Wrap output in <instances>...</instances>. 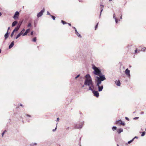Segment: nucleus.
I'll use <instances>...</instances> for the list:
<instances>
[{
	"label": "nucleus",
	"instance_id": "1",
	"mask_svg": "<svg viewBox=\"0 0 146 146\" xmlns=\"http://www.w3.org/2000/svg\"><path fill=\"white\" fill-rule=\"evenodd\" d=\"M83 79H85L84 83L86 86H89L93 82L91 77L89 74H87L85 76L83 77Z\"/></svg>",
	"mask_w": 146,
	"mask_h": 146
},
{
	"label": "nucleus",
	"instance_id": "2",
	"mask_svg": "<svg viewBox=\"0 0 146 146\" xmlns=\"http://www.w3.org/2000/svg\"><path fill=\"white\" fill-rule=\"evenodd\" d=\"M119 64H120V72L121 74L123 76V77H125V75L123 74V73L124 72L126 75L128 76V68L126 69L125 71H123V72H122L121 70V68L122 67V68L123 69H124L125 67L122 65L121 64V63L120 62L119 63Z\"/></svg>",
	"mask_w": 146,
	"mask_h": 146
},
{
	"label": "nucleus",
	"instance_id": "3",
	"mask_svg": "<svg viewBox=\"0 0 146 146\" xmlns=\"http://www.w3.org/2000/svg\"><path fill=\"white\" fill-rule=\"evenodd\" d=\"M114 124L119 126H124L125 125V122L123 121L121 119L116 120Z\"/></svg>",
	"mask_w": 146,
	"mask_h": 146
},
{
	"label": "nucleus",
	"instance_id": "4",
	"mask_svg": "<svg viewBox=\"0 0 146 146\" xmlns=\"http://www.w3.org/2000/svg\"><path fill=\"white\" fill-rule=\"evenodd\" d=\"M93 73L94 74L97 75H101L102 73L101 69L99 67L97 68V69L94 70Z\"/></svg>",
	"mask_w": 146,
	"mask_h": 146
},
{
	"label": "nucleus",
	"instance_id": "5",
	"mask_svg": "<svg viewBox=\"0 0 146 146\" xmlns=\"http://www.w3.org/2000/svg\"><path fill=\"white\" fill-rule=\"evenodd\" d=\"M99 76H96V78H97L98 79H99L102 81L106 79V78L105 77V75L103 74L102 73V74L99 75Z\"/></svg>",
	"mask_w": 146,
	"mask_h": 146
},
{
	"label": "nucleus",
	"instance_id": "6",
	"mask_svg": "<svg viewBox=\"0 0 146 146\" xmlns=\"http://www.w3.org/2000/svg\"><path fill=\"white\" fill-rule=\"evenodd\" d=\"M89 90H90L92 91L94 96L96 97L97 98L99 97V95L98 91H95L90 88Z\"/></svg>",
	"mask_w": 146,
	"mask_h": 146
},
{
	"label": "nucleus",
	"instance_id": "7",
	"mask_svg": "<svg viewBox=\"0 0 146 146\" xmlns=\"http://www.w3.org/2000/svg\"><path fill=\"white\" fill-rule=\"evenodd\" d=\"M79 126H78V124H76L74 127V129H81L83 127L84 124V121L82 122L81 123L79 124Z\"/></svg>",
	"mask_w": 146,
	"mask_h": 146
},
{
	"label": "nucleus",
	"instance_id": "8",
	"mask_svg": "<svg viewBox=\"0 0 146 146\" xmlns=\"http://www.w3.org/2000/svg\"><path fill=\"white\" fill-rule=\"evenodd\" d=\"M45 11V8L44 7L39 13H37V18H39L41 17L43 15V13Z\"/></svg>",
	"mask_w": 146,
	"mask_h": 146
},
{
	"label": "nucleus",
	"instance_id": "9",
	"mask_svg": "<svg viewBox=\"0 0 146 146\" xmlns=\"http://www.w3.org/2000/svg\"><path fill=\"white\" fill-rule=\"evenodd\" d=\"M19 15V11H16L15 13L14 14V15L13 16V17L15 19H16L18 18V17Z\"/></svg>",
	"mask_w": 146,
	"mask_h": 146
},
{
	"label": "nucleus",
	"instance_id": "10",
	"mask_svg": "<svg viewBox=\"0 0 146 146\" xmlns=\"http://www.w3.org/2000/svg\"><path fill=\"white\" fill-rule=\"evenodd\" d=\"M121 139L119 137H115V140L117 143H120V140H121Z\"/></svg>",
	"mask_w": 146,
	"mask_h": 146
},
{
	"label": "nucleus",
	"instance_id": "11",
	"mask_svg": "<svg viewBox=\"0 0 146 146\" xmlns=\"http://www.w3.org/2000/svg\"><path fill=\"white\" fill-rule=\"evenodd\" d=\"M97 87L98 89V91L99 92H100L102 91L104 88L103 86L102 85H101L100 86Z\"/></svg>",
	"mask_w": 146,
	"mask_h": 146
},
{
	"label": "nucleus",
	"instance_id": "12",
	"mask_svg": "<svg viewBox=\"0 0 146 146\" xmlns=\"http://www.w3.org/2000/svg\"><path fill=\"white\" fill-rule=\"evenodd\" d=\"M20 27V25H17L14 29L13 31L14 32H18Z\"/></svg>",
	"mask_w": 146,
	"mask_h": 146
},
{
	"label": "nucleus",
	"instance_id": "13",
	"mask_svg": "<svg viewBox=\"0 0 146 146\" xmlns=\"http://www.w3.org/2000/svg\"><path fill=\"white\" fill-rule=\"evenodd\" d=\"M31 30V29L28 28L25 31V32L23 33V36H25L27 35V33H29L30 32V31Z\"/></svg>",
	"mask_w": 146,
	"mask_h": 146
},
{
	"label": "nucleus",
	"instance_id": "14",
	"mask_svg": "<svg viewBox=\"0 0 146 146\" xmlns=\"http://www.w3.org/2000/svg\"><path fill=\"white\" fill-rule=\"evenodd\" d=\"M80 77V79H82V78L83 79V77L82 76H80V74H79L78 75H76V76L75 77L74 79L75 80H76L78 78Z\"/></svg>",
	"mask_w": 146,
	"mask_h": 146
},
{
	"label": "nucleus",
	"instance_id": "15",
	"mask_svg": "<svg viewBox=\"0 0 146 146\" xmlns=\"http://www.w3.org/2000/svg\"><path fill=\"white\" fill-rule=\"evenodd\" d=\"M94 83L93 82H92V83H91V84H90V85L89 86V88L88 89V90H89V89L90 88L92 90H94V89H93V88H94Z\"/></svg>",
	"mask_w": 146,
	"mask_h": 146
},
{
	"label": "nucleus",
	"instance_id": "16",
	"mask_svg": "<svg viewBox=\"0 0 146 146\" xmlns=\"http://www.w3.org/2000/svg\"><path fill=\"white\" fill-rule=\"evenodd\" d=\"M119 144H121L122 145H123L125 144L126 145H128V142H125V141L121 139V140H120V143Z\"/></svg>",
	"mask_w": 146,
	"mask_h": 146
},
{
	"label": "nucleus",
	"instance_id": "17",
	"mask_svg": "<svg viewBox=\"0 0 146 146\" xmlns=\"http://www.w3.org/2000/svg\"><path fill=\"white\" fill-rule=\"evenodd\" d=\"M115 83L116 85L118 86H119L121 85V82L119 80H118L117 81H115Z\"/></svg>",
	"mask_w": 146,
	"mask_h": 146
},
{
	"label": "nucleus",
	"instance_id": "18",
	"mask_svg": "<svg viewBox=\"0 0 146 146\" xmlns=\"http://www.w3.org/2000/svg\"><path fill=\"white\" fill-rule=\"evenodd\" d=\"M123 131V129L121 128H119L117 129V132L119 134L120 133Z\"/></svg>",
	"mask_w": 146,
	"mask_h": 146
},
{
	"label": "nucleus",
	"instance_id": "19",
	"mask_svg": "<svg viewBox=\"0 0 146 146\" xmlns=\"http://www.w3.org/2000/svg\"><path fill=\"white\" fill-rule=\"evenodd\" d=\"M14 45V41H12L11 42L10 44L9 45L8 48L9 49H11L13 47Z\"/></svg>",
	"mask_w": 146,
	"mask_h": 146
},
{
	"label": "nucleus",
	"instance_id": "20",
	"mask_svg": "<svg viewBox=\"0 0 146 146\" xmlns=\"http://www.w3.org/2000/svg\"><path fill=\"white\" fill-rule=\"evenodd\" d=\"M75 33L78 36V37L81 38H82V36L79 33L76 29L75 31Z\"/></svg>",
	"mask_w": 146,
	"mask_h": 146
},
{
	"label": "nucleus",
	"instance_id": "21",
	"mask_svg": "<svg viewBox=\"0 0 146 146\" xmlns=\"http://www.w3.org/2000/svg\"><path fill=\"white\" fill-rule=\"evenodd\" d=\"M18 23L17 21H14L12 24V27H13L15 26Z\"/></svg>",
	"mask_w": 146,
	"mask_h": 146
},
{
	"label": "nucleus",
	"instance_id": "22",
	"mask_svg": "<svg viewBox=\"0 0 146 146\" xmlns=\"http://www.w3.org/2000/svg\"><path fill=\"white\" fill-rule=\"evenodd\" d=\"M9 36V35L7 33V34L5 33L4 35V39L5 40H6L7 38H8Z\"/></svg>",
	"mask_w": 146,
	"mask_h": 146
},
{
	"label": "nucleus",
	"instance_id": "23",
	"mask_svg": "<svg viewBox=\"0 0 146 146\" xmlns=\"http://www.w3.org/2000/svg\"><path fill=\"white\" fill-rule=\"evenodd\" d=\"M95 83L96 87L100 86V84L98 81H97L96 79L95 80Z\"/></svg>",
	"mask_w": 146,
	"mask_h": 146
},
{
	"label": "nucleus",
	"instance_id": "24",
	"mask_svg": "<svg viewBox=\"0 0 146 146\" xmlns=\"http://www.w3.org/2000/svg\"><path fill=\"white\" fill-rule=\"evenodd\" d=\"M95 83L96 87L100 86V84L98 81H97L96 79L95 80Z\"/></svg>",
	"mask_w": 146,
	"mask_h": 146
},
{
	"label": "nucleus",
	"instance_id": "25",
	"mask_svg": "<svg viewBox=\"0 0 146 146\" xmlns=\"http://www.w3.org/2000/svg\"><path fill=\"white\" fill-rule=\"evenodd\" d=\"M78 57L79 58H80V57H81L82 55V53L80 52H79L78 53H77V55H78Z\"/></svg>",
	"mask_w": 146,
	"mask_h": 146
},
{
	"label": "nucleus",
	"instance_id": "26",
	"mask_svg": "<svg viewBox=\"0 0 146 146\" xmlns=\"http://www.w3.org/2000/svg\"><path fill=\"white\" fill-rule=\"evenodd\" d=\"M27 27H32V25L31 23L29 22L28 24L27 25Z\"/></svg>",
	"mask_w": 146,
	"mask_h": 146
},
{
	"label": "nucleus",
	"instance_id": "27",
	"mask_svg": "<svg viewBox=\"0 0 146 146\" xmlns=\"http://www.w3.org/2000/svg\"><path fill=\"white\" fill-rule=\"evenodd\" d=\"M22 35L21 33H19L16 36V37L14 38V39H17L21 35Z\"/></svg>",
	"mask_w": 146,
	"mask_h": 146
},
{
	"label": "nucleus",
	"instance_id": "28",
	"mask_svg": "<svg viewBox=\"0 0 146 146\" xmlns=\"http://www.w3.org/2000/svg\"><path fill=\"white\" fill-rule=\"evenodd\" d=\"M98 68V67L96 66L94 64H93L92 65V68L94 70H96Z\"/></svg>",
	"mask_w": 146,
	"mask_h": 146
},
{
	"label": "nucleus",
	"instance_id": "29",
	"mask_svg": "<svg viewBox=\"0 0 146 146\" xmlns=\"http://www.w3.org/2000/svg\"><path fill=\"white\" fill-rule=\"evenodd\" d=\"M37 40L36 37H35L32 38V41L34 42H36Z\"/></svg>",
	"mask_w": 146,
	"mask_h": 146
},
{
	"label": "nucleus",
	"instance_id": "30",
	"mask_svg": "<svg viewBox=\"0 0 146 146\" xmlns=\"http://www.w3.org/2000/svg\"><path fill=\"white\" fill-rule=\"evenodd\" d=\"M103 8L101 7L100 8V15H99V18H100L101 17L102 13L103 11Z\"/></svg>",
	"mask_w": 146,
	"mask_h": 146
},
{
	"label": "nucleus",
	"instance_id": "31",
	"mask_svg": "<svg viewBox=\"0 0 146 146\" xmlns=\"http://www.w3.org/2000/svg\"><path fill=\"white\" fill-rule=\"evenodd\" d=\"M25 29H22V30L19 33H20L21 34V35H22V36H23V34L24 32L25 31Z\"/></svg>",
	"mask_w": 146,
	"mask_h": 146
},
{
	"label": "nucleus",
	"instance_id": "32",
	"mask_svg": "<svg viewBox=\"0 0 146 146\" xmlns=\"http://www.w3.org/2000/svg\"><path fill=\"white\" fill-rule=\"evenodd\" d=\"M117 127L115 126H113L112 128V130L113 131H114L115 130H117Z\"/></svg>",
	"mask_w": 146,
	"mask_h": 146
},
{
	"label": "nucleus",
	"instance_id": "33",
	"mask_svg": "<svg viewBox=\"0 0 146 146\" xmlns=\"http://www.w3.org/2000/svg\"><path fill=\"white\" fill-rule=\"evenodd\" d=\"M61 23L64 25L65 24H67V23L65 21H64L62 20H61Z\"/></svg>",
	"mask_w": 146,
	"mask_h": 146
},
{
	"label": "nucleus",
	"instance_id": "34",
	"mask_svg": "<svg viewBox=\"0 0 146 146\" xmlns=\"http://www.w3.org/2000/svg\"><path fill=\"white\" fill-rule=\"evenodd\" d=\"M95 79L97 80V81H98V82L100 83L101 84L102 82V81L100 80L99 79H98L97 78H96Z\"/></svg>",
	"mask_w": 146,
	"mask_h": 146
},
{
	"label": "nucleus",
	"instance_id": "35",
	"mask_svg": "<svg viewBox=\"0 0 146 146\" xmlns=\"http://www.w3.org/2000/svg\"><path fill=\"white\" fill-rule=\"evenodd\" d=\"M116 23L117 24L118 23V21H120V20H119L117 18H115V19Z\"/></svg>",
	"mask_w": 146,
	"mask_h": 146
},
{
	"label": "nucleus",
	"instance_id": "36",
	"mask_svg": "<svg viewBox=\"0 0 146 146\" xmlns=\"http://www.w3.org/2000/svg\"><path fill=\"white\" fill-rule=\"evenodd\" d=\"M50 16L52 18V19L53 20H55V19H56L55 17L54 16H53L52 15Z\"/></svg>",
	"mask_w": 146,
	"mask_h": 146
},
{
	"label": "nucleus",
	"instance_id": "37",
	"mask_svg": "<svg viewBox=\"0 0 146 146\" xmlns=\"http://www.w3.org/2000/svg\"><path fill=\"white\" fill-rule=\"evenodd\" d=\"M15 32L13 31L12 32L11 35H10V36L11 38H12L14 35V33Z\"/></svg>",
	"mask_w": 146,
	"mask_h": 146
},
{
	"label": "nucleus",
	"instance_id": "38",
	"mask_svg": "<svg viewBox=\"0 0 146 146\" xmlns=\"http://www.w3.org/2000/svg\"><path fill=\"white\" fill-rule=\"evenodd\" d=\"M37 144L36 143H32L30 144L31 146H33L34 145H35Z\"/></svg>",
	"mask_w": 146,
	"mask_h": 146
},
{
	"label": "nucleus",
	"instance_id": "39",
	"mask_svg": "<svg viewBox=\"0 0 146 146\" xmlns=\"http://www.w3.org/2000/svg\"><path fill=\"white\" fill-rule=\"evenodd\" d=\"M23 20H21V21H20L19 22V24L18 25H20V26H21V25L22 24V23H23Z\"/></svg>",
	"mask_w": 146,
	"mask_h": 146
},
{
	"label": "nucleus",
	"instance_id": "40",
	"mask_svg": "<svg viewBox=\"0 0 146 146\" xmlns=\"http://www.w3.org/2000/svg\"><path fill=\"white\" fill-rule=\"evenodd\" d=\"M98 23H98L95 26V30H96V29L97 28L98 26Z\"/></svg>",
	"mask_w": 146,
	"mask_h": 146
},
{
	"label": "nucleus",
	"instance_id": "41",
	"mask_svg": "<svg viewBox=\"0 0 146 146\" xmlns=\"http://www.w3.org/2000/svg\"><path fill=\"white\" fill-rule=\"evenodd\" d=\"M140 50H137V48L135 51V54L137 52H139L140 51Z\"/></svg>",
	"mask_w": 146,
	"mask_h": 146
},
{
	"label": "nucleus",
	"instance_id": "42",
	"mask_svg": "<svg viewBox=\"0 0 146 146\" xmlns=\"http://www.w3.org/2000/svg\"><path fill=\"white\" fill-rule=\"evenodd\" d=\"M76 74L75 73H72V74L71 76L72 77H75L76 76Z\"/></svg>",
	"mask_w": 146,
	"mask_h": 146
},
{
	"label": "nucleus",
	"instance_id": "43",
	"mask_svg": "<svg viewBox=\"0 0 146 146\" xmlns=\"http://www.w3.org/2000/svg\"><path fill=\"white\" fill-rule=\"evenodd\" d=\"M57 125V123H56V125ZM57 125H56V127L54 129H52V131L53 132H54L56 131V130L57 129Z\"/></svg>",
	"mask_w": 146,
	"mask_h": 146
},
{
	"label": "nucleus",
	"instance_id": "44",
	"mask_svg": "<svg viewBox=\"0 0 146 146\" xmlns=\"http://www.w3.org/2000/svg\"><path fill=\"white\" fill-rule=\"evenodd\" d=\"M145 131H143L142 132V134L141 135V136H143L145 134Z\"/></svg>",
	"mask_w": 146,
	"mask_h": 146
},
{
	"label": "nucleus",
	"instance_id": "45",
	"mask_svg": "<svg viewBox=\"0 0 146 146\" xmlns=\"http://www.w3.org/2000/svg\"><path fill=\"white\" fill-rule=\"evenodd\" d=\"M134 140V138H133V139L129 141H128V144L130 143L131 142H132Z\"/></svg>",
	"mask_w": 146,
	"mask_h": 146
},
{
	"label": "nucleus",
	"instance_id": "46",
	"mask_svg": "<svg viewBox=\"0 0 146 146\" xmlns=\"http://www.w3.org/2000/svg\"><path fill=\"white\" fill-rule=\"evenodd\" d=\"M80 85L81 86V87L82 88L84 87L85 85H84V84H83L82 83H80Z\"/></svg>",
	"mask_w": 146,
	"mask_h": 146
},
{
	"label": "nucleus",
	"instance_id": "47",
	"mask_svg": "<svg viewBox=\"0 0 146 146\" xmlns=\"http://www.w3.org/2000/svg\"><path fill=\"white\" fill-rule=\"evenodd\" d=\"M6 131V130H5L1 134V135H2V137H3L4 134L5 133V132Z\"/></svg>",
	"mask_w": 146,
	"mask_h": 146
},
{
	"label": "nucleus",
	"instance_id": "48",
	"mask_svg": "<svg viewBox=\"0 0 146 146\" xmlns=\"http://www.w3.org/2000/svg\"><path fill=\"white\" fill-rule=\"evenodd\" d=\"M97 89L98 87H96V86H94V88H93V89H94L95 91H96V90H97Z\"/></svg>",
	"mask_w": 146,
	"mask_h": 146
},
{
	"label": "nucleus",
	"instance_id": "49",
	"mask_svg": "<svg viewBox=\"0 0 146 146\" xmlns=\"http://www.w3.org/2000/svg\"><path fill=\"white\" fill-rule=\"evenodd\" d=\"M33 31H31L30 33V35L31 36H33Z\"/></svg>",
	"mask_w": 146,
	"mask_h": 146
},
{
	"label": "nucleus",
	"instance_id": "50",
	"mask_svg": "<svg viewBox=\"0 0 146 146\" xmlns=\"http://www.w3.org/2000/svg\"><path fill=\"white\" fill-rule=\"evenodd\" d=\"M47 15L50 16L51 15L50 14V12L48 11H47Z\"/></svg>",
	"mask_w": 146,
	"mask_h": 146
},
{
	"label": "nucleus",
	"instance_id": "51",
	"mask_svg": "<svg viewBox=\"0 0 146 146\" xmlns=\"http://www.w3.org/2000/svg\"><path fill=\"white\" fill-rule=\"evenodd\" d=\"M26 115L27 116V117H31V116L30 115H29L28 114H27Z\"/></svg>",
	"mask_w": 146,
	"mask_h": 146
},
{
	"label": "nucleus",
	"instance_id": "52",
	"mask_svg": "<svg viewBox=\"0 0 146 146\" xmlns=\"http://www.w3.org/2000/svg\"><path fill=\"white\" fill-rule=\"evenodd\" d=\"M146 48H146H142V50L143 51H145Z\"/></svg>",
	"mask_w": 146,
	"mask_h": 146
},
{
	"label": "nucleus",
	"instance_id": "53",
	"mask_svg": "<svg viewBox=\"0 0 146 146\" xmlns=\"http://www.w3.org/2000/svg\"><path fill=\"white\" fill-rule=\"evenodd\" d=\"M81 140V137L80 138V139H79V145L80 144V141Z\"/></svg>",
	"mask_w": 146,
	"mask_h": 146
},
{
	"label": "nucleus",
	"instance_id": "54",
	"mask_svg": "<svg viewBox=\"0 0 146 146\" xmlns=\"http://www.w3.org/2000/svg\"><path fill=\"white\" fill-rule=\"evenodd\" d=\"M113 18L114 19H115V18H116L115 17V14H114L113 15Z\"/></svg>",
	"mask_w": 146,
	"mask_h": 146
},
{
	"label": "nucleus",
	"instance_id": "55",
	"mask_svg": "<svg viewBox=\"0 0 146 146\" xmlns=\"http://www.w3.org/2000/svg\"><path fill=\"white\" fill-rule=\"evenodd\" d=\"M79 2L82 3L83 2V0H78Z\"/></svg>",
	"mask_w": 146,
	"mask_h": 146
},
{
	"label": "nucleus",
	"instance_id": "56",
	"mask_svg": "<svg viewBox=\"0 0 146 146\" xmlns=\"http://www.w3.org/2000/svg\"><path fill=\"white\" fill-rule=\"evenodd\" d=\"M130 70H128V77H130Z\"/></svg>",
	"mask_w": 146,
	"mask_h": 146
},
{
	"label": "nucleus",
	"instance_id": "57",
	"mask_svg": "<svg viewBox=\"0 0 146 146\" xmlns=\"http://www.w3.org/2000/svg\"><path fill=\"white\" fill-rule=\"evenodd\" d=\"M18 105H19V106H21V107H23V105L21 104H20V105H19V104H18Z\"/></svg>",
	"mask_w": 146,
	"mask_h": 146
},
{
	"label": "nucleus",
	"instance_id": "58",
	"mask_svg": "<svg viewBox=\"0 0 146 146\" xmlns=\"http://www.w3.org/2000/svg\"><path fill=\"white\" fill-rule=\"evenodd\" d=\"M72 27L73 29H74L75 31L76 29V28L72 26Z\"/></svg>",
	"mask_w": 146,
	"mask_h": 146
},
{
	"label": "nucleus",
	"instance_id": "59",
	"mask_svg": "<svg viewBox=\"0 0 146 146\" xmlns=\"http://www.w3.org/2000/svg\"><path fill=\"white\" fill-rule=\"evenodd\" d=\"M138 118H139V117H134L133 118V119H134V120L137 119Z\"/></svg>",
	"mask_w": 146,
	"mask_h": 146
},
{
	"label": "nucleus",
	"instance_id": "60",
	"mask_svg": "<svg viewBox=\"0 0 146 146\" xmlns=\"http://www.w3.org/2000/svg\"><path fill=\"white\" fill-rule=\"evenodd\" d=\"M59 119H60L59 118V117H58L57 118L56 120L57 121H59Z\"/></svg>",
	"mask_w": 146,
	"mask_h": 146
},
{
	"label": "nucleus",
	"instance_id": "61",
	"mask_svg": "<svg viewBox=\"0 0 146 146\" xmlns=\"http://www.w3.org/2000/svg\"><path fill=\"white\" fill-rule=\"evenodd\" d=\"M7 33L9 35V34H10V32H9V31H7V32H6V34H7Z\"/></svg>",
	"mask_w": 146,
	"mask_h": 146
},
{
	"label": "nucleus",
	"instance_id": "62",
	"mask_svg": "<svg viewBox=\"0 0 146 146\" xmlns=\"http://www.w3.org/2000/svg\"><path fill=\"white\" fill-rule=\"evenodd\" d=\"M100 6L101 7H103V8H104V5H100Z\"/></svg>",
	"mask_w": 146,
	"mask_h": 146
},
{
	"label": "nucleus",
	"instance_id": "63",
	"mask_svg": "<svg viewBox=\"0 0 146 146\" xmlns=\"http://www.w3.org/2000/svg\"><path fill=\"white\" fill-rule=\"evenodd\" d=\"M125 118L127 120H128V117H125Z\"/></svg>",
	"mask_w": 146,
	"mask_h": 146
},
{
	"label": "nucleus",
	"instance_id": "64",
	"mask_svg": "<svg viewBox=\"0 0 146 146\" xmlns=\"http://www.w3.org/2000/svg\"><path fill=\"white\" fill-rule=\"evenodd\" d=\"M67 24H68V25L70 26H71V23H67Z\"/></svg>",
	"mask_w": 146,
	"mask_h": 146
}]
</instances>
